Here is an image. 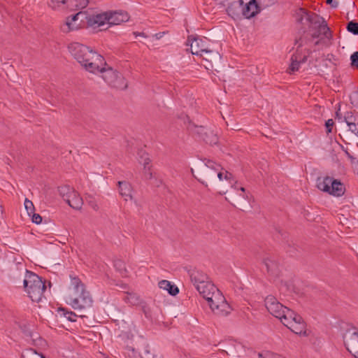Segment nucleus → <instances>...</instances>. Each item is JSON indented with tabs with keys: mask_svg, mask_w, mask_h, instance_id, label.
<instances>
[{
	"mask_svg": "<svg viewBox=\"0 0 358 358\" xmlns=\"http://www.w3.org/2000/svg\"><path fill=\"white\" fill-rule=\"evenodd\" d=\"M120 194L125 201L132 200V187L130 183L126 181L118 182Z\"/></svg>",
	"mask_w": 358,
	"mask_h": 358,
	"instance_id": "obj_19",
	"label": "nucleus"
},
{
	"mask_svg": "<svg viewBox=\"0 0 358 358\" xmlns=\"http://www.w3.org/2000/svg\"><path fill=\"white\" fill-rule=\"evenodd\" d=\"M240 190H241L243 193H245V188H244V187H241V188H240Z\"/></svg>",
	"mask_w": 358,
	"mask_h": 358,
	"instance_id": "obj_53",
	"label": "nucleus"
},
{
	"mask_svg": "<svg viewBox=\"0 0 358 358\" xmlns=\"http://www.w3.org/2000/svg\"><path fill=\"white\" fill-rule=\"evenodd\" d=\"M88 3V0H64L65 8L70 11L85 8Z\"/></svg>",
	"mask_w": 358,
	"mask_h": 358,
	"instance_id": "obj_17",
	"label": "nucleus"
},
{
	"mask_svg": "<svg viewBox=\"0 0 358 358\" xmlns=\"http://www.w3.org/2000/svg\"><path fill=\"white\" fill-rule=\"evenodd\" d=\"M98 72L101 73L102 78L111 87L119 90H124L127 87V83L124 78L116 70L101 66L99 70H96V73Z\"/></svg>",
	"mask_w": 358,
	"mask_h": 358,
	"instance_id": "obj_8",
	"label": "nucleus"
},
{
	"mask_svg": "<svg viewBox=\"0 0 358 358\" xmlns=\"http://www.w3.org/2000/svg\"><path fill=\"white\" fill-rule=\"evenodd\" d=\"M240 4H241V6H243V1H241Z\"/></svg>",
	"mask_w": 358,
	"mask_h": 358,
	"instance_id": "obj_57",
	"label": "nucleus"
},
{
	"mask_svg": "<svg viewBox=\"0 0 358 358\" xmlns=\"http://www.w3.org/2000/svg\"><path fill=\"white\" fill-rule=\"evenodd\" d=\"M187 45L190 46L192 55L203 57V53H210L215 59L220 58V55L217 52L209 50L206 42L199 37H195L192 35L189 36L187 41Z\"/></svg>",
	"mask_w": 358,
	"mask_h": 358,
	"instance_id": "obj_10",
	"label": "nucleus"
},
{
	"mask_svg": "<svg viewBox=\"0 0 358 358\" xmlns=\"http://www.w3.org/2000/svg\"><path fill=\"white\" fill-rule=\"evenodd\" d=\"M48 6L53 10H57L61 6H64V0H50L47 3Z\"/></svg>",
	"mask_w": 358,
	"mask_h": 358,
	"instance_id": "obj_28",
	"label": "nucleus"
},
{
	"mask_svg": "<svg viewBox=\"0 0 358 358\" xmlns=\"http://www.w3.org/2000/svg\"><path fill=\"white\" fill-rule=\"evenodd\" d=\"M87 201L89 204V206L93 209L95 211H97L99 210V206L96 202V201L95 200L94 198H93L92 196H88L87 199Z\"/></svg>",
	"mask_w": 358,
	"mask_h": 358,
	"instance_id": "obj_34",
	"label": "nucleus"
},
{
	"mask_svg": "<svg viewBox=\"0 0 358 358\" xmlns=\"http://www.w3.org/2000/svg\"><path fill=\"white\" fill-rule=\"evenodd\" d=\"M220 169V164L211 159H205L203 164L199 167V181L206 187L208 183H215L216 173Z\"/></svg>",
	"mask_w": 358,
	"mask_h": 358,
	"instance_id": "obj_7",
	"label": "nucleus"
},
{
	"mask_svg": "<svg viewBox=\"0 0 358 358\" xmlns=\"http://www.w3.org/2000/svg\"><path fill=\"white\" fill-rule=\"evenodd\" d=\"M297 15L300 17V21L306 20V21L310 23V28L315 30L313 34V38H318L321 35H324L329 40L331 38L332 35L330 29L323 17L315 13H308L303 8H300Z\"/></svg>",
	"mask_w": 358,
	"mask_h": 358,
	"instance_id": "obj_5",
	"label": "nucleus"
},
{
	"mask_svg": "<svg viewBox=\"0 0 358 358\" xmlns=\"http://www.w3.org/2000/svg\"><path fill=\"white\" fill-rule=\"evenodd\" d=\"M108 12H103L90 15H85L87 26L93 29L101 28L105 25H108Z\"/></svg>",
	"mask_w": 358,
	"mask_h": 358,
	"instance_id": "obj_14",
	"label": "nucleus"
},
{
	"mask_svg": "<svg viewBox=\"0 0 358 358\" xmlns=\"http://www.w3.org/2000/svg\"><path fill=\"white\" fill-rule=\"evenodd\" d=\"M138 161L140 164H143V167L146 168V166H151L150 165V159L148 157V155L143 150H140L138 153Z\"/></svg>",
	"mask_w": 358,
	"mask_h": 358,
	"instance_id": "obj_27",
	"label": "nucleus"
},
{
	"mask_svg": "<svg viewBox=\"0 0 358 358\" xmlns=\"http://www.w3.org/2000/svg\"><path fill=\"white\" fill-rule=\"evenodd\" d=\"M271 2L265 3L266 6H268L269 3H272L275 1V0H270Z\"/></svg>",
	"mask_w": 358,
	"mask_h": 358,
	"instance_id": "obj_50",
	"label": "nucleus"
},
{
	"mask_svg": "<svg viewBox=\"0 0 358 358\" xmlns=\"http://www.w3.org/2000/svg\"><path fill=\"white\" fill-rule=\"evenodd\" d=\"M203 140L210 145H216L218 143L217 134L210 130L205 132V136H203Z\"/></svg>",
	"mask_w": 358,
	"mask_h": 358,
	"instance_id": "obj_26",
	"label": "nucleus"
},
{
	"mask_svg": "<svg viewBox=\"0 0 358 358\" xmlns=\"http://www.w3.org/2000/svg\"><path fill=\"white\" fill-rule=\"evenodd\" d=\"M108 25H117L122 22H127L129 16L127 12L120 11H108Z\"/></svg>",
	"mask_w": 358,
	"mask_h": 358,
	"instance_id": "obj_15",
	"label": "nucleus"
},
{
	"mask_svg": "<svg viewBox=\"0 0 358 358\" xmlns=\"http://www.w3.org/2000/svg\"><path fill=\"white\" fill-rule=\"evenodd\" d=\"M164 34V32H160V33L156 34L155 35V36L157 39H160L163 36Z\"/></svg>",
	"mask_w": 358,
	"mask_h": 358,
	"instance_id": "obj_46",
	"label": "nucleus"
},
{
	"mask_svg": "<svg viewBox=\"0 0 358 358\" xmlns=\"http://www.w3.org/2000/svg\"><path fill=\"white\" fill-rule=\"evenodd\" d=\"M351 66L358 68V52H355L350 57Z\"/></svg>",
	"mask_w": 358,
	"mask_h": 358,
	"instance_id": "obj_38",
	"label": "nucleus"
},
{
	"mask_svg": "<svg viewBox=\"0 0 358 358\" xmlns=\"http://www.w3.org/2000/svg\"><path fill=\"white\" fill-rule=\"evenodd\" d=\"M334 124V121L332 119H329L326 122L325 126L327 128V133H330L331 131V129H332Z\"/></svg>",
	"mask_w": 358,
	"mask_h": 358,
	"instance_id": "obj_41",
	"label": "nucleus"
},
{
	"mask_svg": "<svg viewBox=\"0 0 358 358\" xmlns=\"http://www.w3.org/2000/svg\"><path fill=\"white\" fill-rule=\"evenodd\" d=\"M210 68H213V65L210 64V66H206V69H210Z\"/></svg>",
	"mask_w": 358,
	"mask_h": 358,
	"instance_id": "obj_52",
	"label": "nucleus"
},
{
	"mask_svg": "<svg viewBox=\"0 0 358 358\" xmlns=\"http://www.w3.org/2000/svg\"><path fill=\"white\" fill-rule=\"evenodd\" d=\"M203 285L205 293L201 292V290L197 291L208 301L212 312L219 317L228 316L231 313L232 308L227 303L222 293L210 281Z\"/></svg>",
	"mask_w": 358,
	"mask_h": 358,
	"instance_id": "obj_4",
	"label": "nucleus"
},
{
	"mask_svg": "<svg viewBox=\"0 0 358 358\" xmlns=\"http://www.w3.org/2000/svg\"><path fill=\"white\" fill-rule=\"evenodd\" d=\"M31 220L34 223H36V224H40L42 222V217L39 215V214H36V213H31Z\"/></svg>",
	"mask_w": 358,
	"mask_h": 358,
	"instance_id": "obj_40",
	"label": "nucleus"
},
{
	"mask_svg": "<svg viewBox=\"0 0 358 358\" xmlns=\"http://www.w3.org/2000/svg\"><path fill=\"white\" fill-rule=\"evenodd\" d=\"M258 356L259 358H285L284 357L280 355L273 354L271 352H266L264 354L259 353Z\"/></svg>",
	"mask_w": 358,
	"mask_h": 358,
	"instance_id": "obj_35",
	"label": "nucleus"
},
{
	"mask_svg": "<svg viewBox=\"0 0 358 358\" xmlns=\"http://www.w3.org/2000/svg\"><path fill=\"white\" fill-rule=\"evenodd\" d=\"M68 49L81 66L90 73H96V70L106 64L101 55L85 45L72 43L69 45Z\"/></svg>",
	"mask_w": 358,
	"mask_h": 358,
	"instance_id": "obj_3",
	"label": "nucleus"
},
{
	"mask_svg": "<svg viewBox=\"0 0 358 358\" xmlns=\"http://www.w3.org/2000/svg\"><path fill=\"white\" fill-rule=\"evenodd\" d=\"M134 34H136V36H144V34L143 33H134Z\"/></svg>",
	"mask_w": 358,
	"mask_h": 358,
	"instance_id": "obj_51",
	"label": "nucleus"
},
{
	"mask_svg": "<svg viewBox=\"0 0 358 358\" xmlns=\"http://www.w3.org/2000/svg\"><path fill=\"white\" fill-rule=\"evenodd\" d=\"M217 178L220 182L223 181V180L224 179V180L229 181V182L231 185L232 187H234V189H238V187L236 185V182H235L234 184L233 183V182H234L233 175L231 173H229V171H226L224 169H223L221 165H220V169L218 171H217V173H216V179Z\"/></svg>",
	"mask_w": 358,
	"mask_h": 358,
	"instance_id": "obj_21",
	"label": "nucleus"
},
{
	"mask_svg": "<svg viewBox=\"0 0 358 358\" xmlns=\"http://www.w3.org/2000/svg\"><path fill=\"white\" fill-rule=\"evenodd\" d=\"M327 4H330L331 7L336 8L338 6V2L335 0H327Z\"/></svg>",
	"mask_w": 358,
	"mask_h": 358,
	"instance_id": "obj_44",
	"label": "nucleus"
},
{
	"mask_svg": "<svg viewBox=\"0 0 358 358\" xmlns=\"http://www.w3.org/2000/svg\"><path fill=\"white\" fill-rule=\"evenodd\" d=\"M59 311L62 313V315L69 321L74 322L76 321L75 317L77 316V315L72 312V311H68L64 308H59Z\"/></svg>",
	"mask_w": 358,
	"mask_h": 358,
	"instance_id": "obj_30",
	"label": "nucleus"
},
{
	"mask_svg": "<svg viewBox=\"0 0 358 358\" xmlns=\"http://www.w3.org/2000/svg\"><path fill=\"white\" fill-rule=\"evenodd\" d=\"M188 273L190 280L196 290H201V292L205 293L203 285H206V282L209 281L208 275L203 271L195 268L189 270Z\"/></svg>",
	"mask_w": 358,
	"mask_h": 358,
	"instance_id": "obj_13",
	"label": "nucleus"
},
{
	"mask_svg": "<svg viewBox=\"0 0 358 358\" xmlns=\"http://www.w3.org/2000/svg\"><path fill=\"white\" fill-rule=\"evenodd\" d=\"M258 11V6L255 0H250L242 8L243 15L248 19L254 17Z\"/></svg>",
	"mask_w": 358,
	"mask_h": 358,
	"instance_id": "obj_18",
	"label": "nucleus"
},
{
	"mask_svg": "<svg viewBox=\"0 0 358 358\" xmlns=\"http://www.w3.org/2000/svg\"><path fill=\"white\" fill-rule=\"evenodd\" d=\"M29 358H32V357H29Z\"/></svg>",
	"mask_w": 358,
	"mask_h": 358,
	"instance_id": "obj_60",
	"label": "nucleus"
},
{
	"mask_svg": "<svg viewBox=\"0 0 358 358\" xmlns=\"http://www.w3.org/2000/svg\"><path fill=\"white\" fill-rule=\"evenodd\" d=\"M65 201L73 209L80 210L83 204V199L79 194L73 190L69 197H66Z\"/></svg>",
	"mask_w": 358,
	"mask_h": 358,
	"instance_id": "obj_16",
	"label": "nucleus"
},
{
	"mask_svg": "<svg viewBox=\"0 0 358 358\" xmlns=\"http://www.w3.org/2000/svg\"><path fill=\"white\" fill-rule=\"evenodd\" d=\"M184 123L187 124V128L188 130L197 134L202 139L203 136H205V132L208 131V129H206L203 127H199L192 123L188 116L185 117Z\"/></svg>",
	"mask_w": 358,
	"mask_h": 358,
	"instance_id": "obj_22",
	"label": "nucleus"
},
{
	"mask_svg": "<svg viewBox=\"0 0 358 358\" xmlns=\"http://www.w3.org/2000/svg\"><path fill=\"white\" fill-rule=\"evenodd\" d=\"M350 100L352 105L358 106V92H352L350 95Z\"/></svg>",
	"mask_w": 358,
	"mask_h": 358,
	"instance_id": "obj_36",
	"label": "nucleus"
},
{
	"mask_svg": "<svg viewBox=\"0 0 358 358\" xmlns=\"http://www.w3.org/2000/svg\"><path fill=\"white\" fill-rule=\"evenodd\" d=\"M344 120L347 125L350 124L353 122H358L356 117H355L352 112H348L344 116Z\"/></svg>",
	"mask_w": 358,
	"mask_h": 358,
	"instance_id": "obj_33",
	"label": "nucleus"
},
{
	"mask_svg": "<svg viewBox=\"0 0 358 358\" xmlns=\"http://www.w3.org/2000/svg\"><path fill=\"white\" fill-rule=\"evenodd\" d=\"M25 292L34 302H39L45 290V285L41 278L36 274L26 271L23 281Z\"/></svg>",
	"mask_w": 358,
	"mask_h": 358,
	"instance_id": "obj_6",
	"label": "nucleus"
},
{
	"mask_svg": "<svg viewBox=\"0 0 358 358\" xmlns=\"http://www.w3.org/2000/svg\"><path fill=\"white\" fill-rule=\"evenodd\" d=\"M347 30L355 35L358 34V22L350 21L347 25Z\"/></svg>",
	"mask_w": 358,
	"mask_h": 358,
	"instance_id": "obj_31",
	"label": "nucleus"
},
{
	"mask_svg": "<svg viewBox=\"0 0 358 358\" xmlns=\"http://www.w3.org/2000/svg\"><path fill=\"white\" fill-rule=\"evenodd\" d=\"M241 196L244 199H246L248 198V195L245 193L241 194Z\"/></svg>",
	"mask_w": 358,
	"mask_h": 358,
	"instance_id": "obj_49",
	"label": "nucleus"
},
{
	"mask_svg": "<svg viewBox=\"0 0 358 358\" xmlns=\"http://www.w3.org/2000/svg\"><path fill=\"white\" fill-rule=\"evenodd\" d=\"M81 17H85V13L81 11L73 15L68 16L65 22L61 25V30L64 33H69L80 29L82 27L81 22L83 20H80V22L78 21Z\"/></svg>",
	"mask_w": 358,
	"mask_h": 358,
	"instance_id": "obj_11",
	"label": "nucleus"
},
{
	"mask_svg": "<svg viewBox=\"0 0 358 358\" xmlns=\"http://www.w3.org/2000/svg\"><path fill=\"white\" fill-rule=\"evenodd\" d=\"M307 61V56H303V57H301V55H299V64H303L305 63Z\"/></svg>",
	"mask_w": 358,
	"mask_h": 358,
	"instance_id": "obj_45",
	"label": "nucleus"
},
{
	"mask_svg": "<svg viewBox=\"0 0 358 358\" xmlns=\"http://www.w3.org/2000/svg\"><path fill=\"white\" fill-rule=\"evenodd\" d=\"M22 358H24V355H22Z\"/></svg>",
	"mask_w": 358,
	"mask_h": 358,
	"instance_id": "obj_59",
	"label": "nucleus"
},
{
	"mask_svg": "<svg viewBox=\"0 0 358 358\" xmlns=\"http://www.w3.org/2000/svg\"><path fill=\"white\" fill-rule=\"evenodd\" d=\"M355 358H358V354H352Z\"/></svg>",
	"mask_w": 358,
	"mask_h": 358,
	"instance_id": "obj_54",
	"label": "nucleus"
},
{
	"mask_svg": "<svg viewBox=\"0 0 358 358\" xmlns=\"http://www.w3.org/2000/svg\"><path fill=\"white\" fill-rule=\"evenodd\" d=\"M207 55L206 57H203V59L206 61L212 63L213 60H217L218 59H215L212 54L210 53H206Z\"/></svg>",
	"mask_w": 358,
	"mask_h": 358,
	"instance_id": "obj_43",
	"label": "nucleus"
},
{
	"mask_svg": "<svg viewBox=\"0 0 358 358\" xmlns=\"http://www.w3.org/2000/svg\"><path fill=\"white\" fill-rule=\"evenodd\" d=\"M73 189L71 188L69 186H62L59 188V192L60 196L65 201L66 197H69L71 192H73Z\"/></svg>",
	"mask_w": 358,
	"mask_h": 358,
	"instance_id": "obj_29",
	"label": "nucleus"
},
{
	"mask_svg": "<svg viewBox=\"0 0 358 358\" xmlns=\"http://www.w3.org/2000/svg\"><path fill=\"white\" fill-rule=\"evenodd\" d=\"M103 27V28H101V29H105V27ZM107 28H108V27H106V29H107Z\"/></svg>",
	"mask_w": 358,
	"mask_h": 358,
	"instance_id": "obj_56",
	"label": "nucleus"
},
{
	"mask_svg": "<svg viewBox=\"0 0 358 358\" xmlns=\"http://www.w3.org/2000/svg\"><path fill=\"white\" fill-rule=\"evenodd\" d=\"M139 358H141V357H139Z\"/></svg>",
	"mask_w": 358,
	"mask_h": 358,
	"instance_id": "obj_62",
	"label": "nucleus"
},
{
	"mask_svg": "<svg viewBox=\"0 0 358 358\" xmlns=\"http://www.w3.org/2000/svg\"><path fill=\"white\" fill-rule=\"evenodd\" d=\"M115 266L120 271H125L124 265L123 262H122L121 261H120V260L117 261L115 263Z\"/></svg>",
	"mask_w": 358,
	"mask_h": 358,
	"instance_id": "obj_42",
	"label": "nucleus"
},
{
	"mask_svg": "<svg viewBox=\"0 0 358 358\" xmlns=\"http://www.w3.org/2000/svg\"><path fill=\"white\" fill-rule=\"evenodd\" d=\"M22 358H24V355H22Z\"/></svg>",
	"mask_w": 358,
	"mask_h": 358,
	"instance_id": "obj_58",
	"label": "nucleus"
},
{
	"mask_svg": "<svg viewBox=\"0 0 358 358\" xmlns=\"http://www.w3.org/2000/svg\"><path fill=\"white\" fill-rule=\"evenodd\" d=\"M336 116L338 119L341 118V115L340 114V106H338V108L337 111L336 112Z\"/></svg>",
	"mask_w": 358,
	"mask_h": 358,
	"instance_id": "obj_47",
	"label": "nucleus"
},
{
	"mask_svg": "<svg viewBox=\"0 0 358 358\" xmlns=\"http://www.w3.org/2000/svg\"><path fill=\"white\" fill-rule=\"evenodd\" d=\"M24 207L29 216L31 215V213H34V206L32 201L29 200L28 199H26L24 201Z\"/></svg>",
	"mask_w": 358,
	"mask_h": 358,
	"instance_id": "obj_32",
	"label": "nucleus"
},
{
	"mask_svg": "<svg viewBox=\"0 0 358 358\" xmlns=\"http://www.w3.org/2000/svg\"><path fill=\"white\" fill-rule=\"evenodd\" d=\"M344 344L351 354H358V329L353 328L346 331L343 336Z\"/></svg>",
	"mask_w": 358,
	"mask_h": 358,
	"instance_id": "obj_12",
	"label": "nucleus"
},
{
	"mask_svg": "<svg viewBox=\"0 0 358 358\" xmlns=\"http://www.w3.org/2000/svg\"><path fill=\"white\" fill-rule=\"evenodd\" d=\"M299 54L293 55L291 57V64L287 69V73L292 74L299 69Z\"/></svg>",
	"mask_w": 358,
	"mask_h": 358,
	"instance_id": "obj_25",
	"label": "nucleus"
},
{
	"mask_svg": "<svg viewBox=\"0 0 358 358\" xmlns=\"http://www.w3.org/2000/svg\"><path fill=\"white\" fill-rule=\"evenodd\" d=\"M159 287L161 289L168 291V292L172 295L176 296L179 292L178 287L174 285H171L168 280H163L159 282Z\"/></svg>",
	"mask_w": 358,
	"mask_h": 358,
	"instance_id": "obj_23",
	"label": "nucleus"
},
{
	"mask_svg": "<svg viewBox=\"0 0 358 358\" xmlns=\"http://www.w3.org/2000/svg\"><path fill=\"white\" fill-rule=\"evenodd\" d=\"M264 263L267 268L268 273L273 276L278 275L280 271L279 265L273 257H266L264 260Z\"/></svg>",
	"mask_w": 358,
	"mask_h": 358,
	"instance_id": "obj_20",
	"label": "nucleus"
},
{
	"mask_svg": "<svg viewBox=\"0 0 358 358\" xmlns=\"http://www.w3.org/2000/svg\"><path fill=\"white\" fill-rule=\"evenodd\" d=\"M27 356L32 358H45L42 354H38L36 350L30 349L27 351Z\"/></svg>",
	"mask_w": 358,
	"mask_h": 358,
	"instance_id": "obj_39",
	"label": "nucleus"
},
{
	"mask_svg": "<svg viewBox=\"0 0 358 358\" xmlns=\"http://www.w3.org/2000/svg\"><path fill=\"white\" fill-rule=\"evenodd\" d=\"M345 153H346L347 156L348 157V158H350L351 159V162H353L355 161V158L352 155H351L348 152H346Z\"/></svg>",
	"mask_w": 358,
	"mask_h": 358,
	"instance_id": "obj_48",
	"label": "nucleus"
},
{
	"mask_svg": "<svg viewBox=\"0 0 358 358\" xmlns=\"http://www.w3.org/2000/svg\"><path fill=\"white\" fill-rule=\"evenodd\" d=\"M264 302L268 311L274 317L279 318L292 332L301 334L305 331L306 325L302 317L278 302L273 296H268Z\"/></svg>",
	"mask_w": 358,
	"mask_h": 358,
	"instance_id": "obj_1",
	"label": "nucleus"
},
{
	"mask_svg": "<svg viewBox=\"0 0 358 358\" xmlns=\"http://www.w3.org/2000/svg\"><path fill=\"white\" fill-rule=\"evenodd\" d=\"M152 166L143 167V176L145 180H150L152 178V172L151 171Z\"/></svg>",
	"mask_w": 358,
	"mask_h": 358,
	"instance_id": "obj_37",
	"label": "nucleus"
},
{
	"mask_svg": "<svg viewBox=\"0 0 358 358\" xmlns=\"http://www.w3.org/2000/svg\"><path fill=\"white\" fill-rule=\"evenodd\" d=\"M132 354L135 356L136 352H134V350H132Z\"/></svg>",
	"mask_w": 358,
	"mask_h": 358,
	"instance_id": "obj_55",
	"label": "nucleus"
},
{
	"mask_svg": "<svg viewBox=\"0 0 358 358\" xmlns=\"http://www.w3.org/2000/svg\"><path fill=\"white\" fill-rule=\"evenodd\" d=\"M124 301L131 306L138 305L141 302L140 297L134 293L127 292L123 298Z\"/></svg>",
	"mask_w": 358,
	"mask_h": 358,
	"instance_id": "obj_24",
	"label": "nucleus"
},
{
	"mask_svg": "<svg viewBox=\"0 0 358 358\" xmlns=\"http://www.w3.org/2000/svg\"><path fill=\"white\" fill-rule=\"evenodd\" d=\"M129 358H132V357H129Z\"/></svg>",
	"mask_w": 358,
	"mask_h": 358,
	"instance_id": "obj_61",
	"label": "nucleus"
},
{
	"mask_svg": "<svg viewBox=\"0 0 358 358\" xmlns=\"http://www.w3.org/2000/svg\"><path fill=\"white\" fill-rule=\"evenodd\" d=\"M317 187L323 192L335 196H341L345 192V187L339 180L331 177L318 178L317 180Z\"/></svg>",
	"mask_w": 358,
	"mask_h": 358,
	"instance_id": "obj_9",
	"label": "nucleus"
},
{
	"mask_svg": "<svg viewBox=\"0 0 358 358\" xmlns=\"http://www.w3.org/2000/svg\"><path fill=\"white\" fill-rule=\"evenodd\" d=\"M65 301L74 310L80 312V317L87 309L92 306L93 299L89 291L86 289L85 285L78 277L71 276V285L69 286L66 295Z\"/></svg>",
	"mask_w": 358,
	"mask_h": 358,
	"instance_id": "obj_2",
	"label": "nucleus"
}]
</instances>
